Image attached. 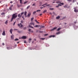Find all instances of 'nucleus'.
Wrapping results in <instances>:
<instances>
[{
  "instance_id": "nucleus-3",
  "label": "nucleus",
  "mask_w": 78,
  "mask_h": 78,
  "mask_svg": "<svg viewBox=\"0 0 78 78\" xmlns=\"http://www.w3.org/2000/svg\"><path fill=\"white\" fill-rule=\"evenodd\" d=\"M18 27H19L20 28H21V29H22V28H23V25H22V23H20V24H18Z\"/></svg>"
},
{
  "instance_id": "nucleus-38",
  "label": "nucleus",
  "mask_w": 78,
  "mask_h": 78,
  "mask_svg": "<svg viewBox=\"0 0 78 78\" xmlns=\"http://www.w3.org/2000/svg\"><path fill=\"white\" fill-rule=\"evenodd\" d=\"M34 19V18L33 17V18H31V21H32V20H33Z\"/></svg>"
},
{
  "instance_id": "nucleus-42",
  "label": "nucleus",
  "mask_w": 78,
  "mask_h": 78,
  "mask_svg": "<svg viewBox=\"0 0 78 78\" xmlns=\"http://www.w3.org/2000/svg\"><path fill=\"white\" fill-rule=\"evenodd\" d=\"M41 39H42V40H44V39H45V38H41Z\"/></svg>"
},
{
  "instance_id": "nucleus-19",
  "label": "nucleus",
  "mask_w": 78,
  "mask_h": 78,
  "mask_svg": "<svg viewBox=\"0 0 78 78\" xmlns=\"http://www.w3.org/2000/svg\"><path fill=\"white\" fill-rule=\"evenodd\" d=\"M21 16H22V15H20V14H19L18 15V17H21Z\"/></svg>"
},
{
  "instance_id": "nucleus-22",
  "label": "nucleus",
  "mask_w": 78,
  "mask_h": 78,
  "mask_svg": "<svg viewBox=\"0 0 78 78\" xmlns=\"http://www.w3.org/2000/svg\"><path fill=\"white\" fill-rule=\"evenodd\" d=\"M47 12V10H45L43 12V13H45V12Z\"/></svg>"
},
{
  "instance_id": "nucleus-26",
  "label": "nucleus",
  "mask_w": 78,
  "mask_h": 78,
  "mask_svg": "<svg viewBox=\"0 0 78 78\" xmlns=\"http://www.w3.org/2000/svg\"><path fill=\"white\" fill-rule=\"evenodd\" d=\"M5 24H7L8 23V20H7L5 22Z\"/></svg>"
},
{
  "instance_id": "nucleus-6",
  "label": "nucleus",
  "mask_w": 78,
  "mask_h": 78,
  "mask_svg": "<svg viewBox=\"0 0 78 78\" xmlns=\"http://www.w3.org/2000/svg\"><path fill=\"white\" fill-rule=\"evenodd\" d=\"M2 35H3V36H5V35H6V34H5V31H3L2 33Z\"/></svg>"
},
{
  "instance_id": "nucleus-8",
  "label": "nucleus",
  "mask_w": 78,
  "mask_h": 78,
  "mask_svg": "<svg viewBox=\"0 0 78 78\" xmlns=\"http://www.w3.org/2000/svg\"><path fill=\"white\" fill-rule=\"evenodd\" d=\"M47 5V3H45L44 4L42 5V6H45V5H46V6H49V5Z\"/></svg>"
},
{
  "instance_id": "nucleus-60",
  "label": "nucleus",
  "mask_w": 78,
  "mask_h": 78,
  "mask_svg": "<svg viewBox=\"0 0 78 78\" xmlns=\"http://www.w3.org/2000/svg\"><path fill=\"white\" fill-rule=\"evenodd\" d=\"M19 42H17V44H19Z\"/></svg>"
},
{
  "instance_id": "nucleus-20",
  "label": "nucleus",
  "mask_w": 78,
  "mask_h": 78,
  "mask_svg": "<svg viewBox=\"0 0 78 78\" xmlns=\"http://www.w3.org/2000/svg\"><path fill=\"white\" fill-rule=\"evenodd\" d=\"M44 28V26H40V29H41V28Z\"/></svg>"
},
{
  "instance_id": "nucleus-62",
  "label": "nucleus",
  "mask_w": 78,
  "mask_h": 78,
  "mask_svg": "<svg viewBox=\"0 0 78 78\" xmlns=\"http://www.w3.org/2000/svg\"><path fill=\"white\" fill-rule=\"evenodd\" d=\"M64 24H65V25H66V23H64Z\"/></svg>"
},
{
  "instance_id": "nucleus-23",
  "label": "nucleus",
  "mask_w": 78,
  "mask_h": 78,
  "mask_svg": "<svg viewBox=\"0 0 78 78\" xmlns=\"http://www.w3.org/2000/svg\"><path fill=\"white\" fill-rule=\"evenodd\" d=\"M35 22H36V23H39V22H37V20H35Z\"/></svg>"
},
{
  "instance_id": "nucleus-13",
  "label": "nucleus",
  "mask_w": 78,
  "mask_h": 78,
  "mask_svg": "<svg viewBox=\"0 0 78 78\" xmlns=\"http://www.w3.org/2000/svg\"><path fill=\"white\" fill-rule=\"evenodd\" d=\"M27 11H25L24 12V16L26 17H27L26 15H27Z\"/></svg>"
},
{
  "instance_id": "nucleus-36",
  "label": "nucleus",
  "mask_w": 78,
  "mask_h": 78,
  "mask_svg": "<svg viewBox=\"0 0 78 78\" xmlns=\"http://www.w3.org/2000/svg\"><path fill=\"white\" fill-rule=\"evenodd\" d=\"M40 11H41V10H37L36 12H40Z\"/></svg>"
},
{
  "instance_id": "nucleus-32",
  "label": "nucleus",
  "mask_w": 78,
  "mask_h": 78,
  "mask_svg": "<svg viewBox=\"0 0 78 78\" xmlns=\"http://www.w3.org/2000/svg\"><path fill=\"white\" fill-rule=\"evenodd\" d=\"M39 33H43V31H39Z\"/></svg>"
},
{
  "instance_id": "nucleus-12",
  "label": "nucleus",
  "mask_w": 78,
  "mask_h": 78,
  "mask_svg": "<svg viewBox=\"0 0 78 78\" xmlns=\"http://www.w3.org/2000/svg\"><path fill=\"white\" fill-rule=\"evenodd\" d=\"M14 35H12L11 36V38L12 39H14Z\"/></svg>"
},
{
  "instance_id": "nucleus-31",
  "label": "nucleus",
  "mask_w": 78,
  "mask_h": 78,
  "mask_svg": "<svg viewBox=\"0 0 78 78\" xmlns=\"http://www.w3.org/2000/svg\"><path fill=\"white\" fill-rule=\"evenodd\" d=\"M64 8H67V5H66L65 6H64Z\"/></svg>"
},
{
  "instance_id": "nucleus-28",
  "label": "nucleus",
  "mask_w": 78,
  "mask_h": 78,
  "mask_svg": "<svg viewBox=\"0 0 78 78\" xmlns=\"http://www.w3.org/2000/svg\"><path fill=\"white\" fill-rule=\"evenodd\" d=\"M20 4H22V0H20Z\"/></svg>"
},
{
  "instance_id": "nucleus-4",
  "label": "nucleus",
  "mask_w": 78,
  "mask_h": 78,
  "mask_svg": "<svg viewBox=\"0 0 78 78\" xmlns=\"http://www.w3.org/2000/svg\"><path fill=\"white\" fill-rule=\"evenodd\" d=\"M78 7H74L73 9H74V12H78V9H76Z\"/></svg>"
},
{
  "instance_id": "nucleus-33",
  "label": "nucleus",
  "mask_w": 78,
  "mask_h": 78,
  "mask_svg": "<svg viewBox=\"0 0 78 78\" xmlns=\"http://www.w3.org/2000/svg\"><path fill=\"white\" fill-rule=\"evenodd\" d=\"M49 9L50 10H53V9H53V8H50Z\"/></svg>"
},
{
  "instance_id": "nucleus-11",
  "label": "nucleus",
  "mask_w": 78,
  "mask_h": 78,
  "mask_svg": "<svg viewBox=\"0 0 78 78\" xmlns=\"http://www.w3.org/2000/svg\"><path fill=\"white\" fill-rule=\"evenodd\" d=\"M12 31H13V29H11L9 31L10 33H11V34H12Z\"/></svg>"
},
{
  "instance_id": "nucleus-61",
  "label": "nucleus",
  "mask_w": 78,
  "mask_h": 78,
  "mask_svg": "<svg viewBox=\"0 0 78 78\" xmlns=\"http://www.w3.org/2000/svg\"><path fill=\"white\" fill-rule=\"evenodd\" d=\"M46 7V6H43V8H45V7Z\"/></svg>"
},
{
  "instance_id": "nucleus-52",
  "label": "nucleus",
  "mask_w": 78,
  "mask_h": 78,
  "mask_svg": "<svg viewBox=\"0 0 78 78\" xmlns=\"http://www.w3.org/2000/svg\"><path fill=\"white\" fill-rule=\"evenodd\" d=\"M10 3H12V2L11 1V2H10Z\"/></svg>"
},
{
  "instance_id": "nucleus-37",
  "label": "nucleus",
  "mask_w": 78,
  "mask_h": 78,
  "mask_svg": "<svg viewBox=\"0 0 78 78\" xmlns=\"http://www.w3.org/2000/svg\"><path fill=\"white\" fill-rule=\"evenodd\" d=\"M27 2H28V1H26V2H25L24 3V4H26V3H27Z\"/></svg>"
},
{
  "instance_id": "nucleus-54",
  "label": "nucleus",
  "mask_w": 78,
  "mask_h": 78,
  "mask_svg": "<svg viewBox=\"0 0 78 78\" xmlns=\"http://www.w3.org/2000/svg\"><path fill=\"white\" fill-rule=\"evenodd\" d=\"M24 43H27V42L25 41H24Z\"/></svg>"
},
{
  "instance_id": "nucleus-18",
  "label": "nucleus",
  "mask_w": 78,
  "mask_h": 78,
  "mask_svg": "<svg viewBox=\"0 0 78 78\" xmlns=\"http://www.w3.org/2000/svg\"><path fill=\"white\" fill-rule=\"evenodd\" d=\"M40 27V25H36V26H34V27Z\"/></svg>"
},
{
  "instance_id": "nucleus-63",
  "label": "nucleus",
  "mask_w": 78,
  "mask_h": 78,
  "mask_svg": "<svg viewBox=\"0 0 78 78\" xmlns=\"http://www.w3.org/2000/svg\"><path fill=\"white\" fill-rule=\"evenodd\" d=\"M73 2H75V0H73Z\"/></svg>"
},
{
  "instance_id": "nucleus-41",
  "label": "nucleus",
  "mask_w": 78,
  "mask_h": 78,
  "mask_svg": "<svg viewBox=\"0 0 78 78\" xmlns=\"http://www.w3.org/2000/svg\"><path fill=\"white\" fill-rule=\"evenodd\" d=\"M1 14L2 15H4L5 14V13H2Z\"/></svg>"
},
{
  "instance_id": "nucleus-9",
  "label": "nucleus",
  "mask_w": 78,
  "mask_h": 78,
  "mask_svg": "<svg viewBox=\"0 0 78 78\" xmlns=\"http://www.w3.org/2000/svg\"><path fill=\"white\" fill-rule=\"evenodd\" d=\"M22 39H27V37L25 36H23L22 37H21Z\"/></svg>"
},
{
  "instance_id": "nucleus-5",
  "label": "nucleus",
  "mask_w": 78,
  "mask_h": 78,
  "mask_svg": "<svg viewBox=\"0 0 78 78\" xmlns=\"http://www.w3.org/2000/svg\"><path fill=\"white\" fill-rule=\"evenodd\" d=\"M6 48L7 50H10V49H12V48L10 46H8V47H7Z\"/></svg>"
},
{
  "instance_id": "nucleus-44",
  "label": "nucleus",
  "mask_w": 78,
  "mask_h": 78,
  "mask_svg": "<svg viewBox=\"0 0 78 78\" xmlns=\"http://www.w3.org/2000/svg\"><path fill=\"white\" fill-rule=\"evenodd\" d=\"M72 0H67V1L68 2H71V1Z\"/></svg>"
},
{
  "instance_id": "nucleus-56",
  "label": "nucleus",
  "mask_w": 78,
  "mask_h": 78,
  "mask_svg": "<svg viewBox=\"0 0 78 78\" xmlns=\"http://www.w3.org/2000/svg\"><path fill=\"white\" fill-rule=\"evenodd\" d=\"M47 35H48V34H46L44 35V36H47Z\"/></svg>"
},
{
  "instance_id": "nucleus-24",
  "label": "nucleus",
  "mask_w": 78,
  "mask_h": 78,
  "mask_svg": "<svg viewBox=\"0 0 78 78\" xmlns=\"http://www.w3.org/2000/svg\"><path fill=\"white\" fill-rule=\"evenodd\" d=\"M24 14V12H23L22 13H21V16H22V15H23V14Z\"/></svg>"
},
{
  "instance_id": "nucleus-39",
  "label": "nucleus",
  "mask_w": 78,
  "mask_h": 78,
  "mask_svg": "<svg viewBox=\"0 0 78 78\" xmlns=\"http://www.w3.org/2000/svg\"><path fill=\"white\" fill-rule=\"evenodd\" d=\"M60 4H61V5H64V3H61V2Z\"/></svg>"
},
{
  "instance_id": "nucleus-29",
  "label": "nucleus",
  "mask_w": 78,
  "mask_h": 78,
  "mask_svg": "<svg viewBox=\"0 0 78 78\" xmlns=\"http://www.w3.org/2000/svg\"><path fill=\"white\" fill-rule=\"evenodd\" d=\"M61 30V28H58V29H57V31H59V30Z\"/></svg>"
},
{
  "instance_id": "nucleus-25",
  "label": "nucleus",
  "mask_w": 78,
  "mask_h": 78,
  "mask_svg": "<svg viewBox=\"0 0 78 78\" xmlns=\"http://www.w3.org/2000/svg\"><path fill=\"white\" fill-rule=\"evenodd\" d=\"M60 32H58L56 34H60Z\"/></svg>"
},
{
  "instance_id": "nucleus-35",
  "label": "nucleus",
  "mask_w": 78,
  "mask_h": 78,
  "mask_svg": "<svg viewBox=\"0 0 78 78\" xmlns=\"http://www.w3.org/2000/svg\"><path fill=\"white\" fill-rule=\"evenodd\" d=\"M36 13V11H34L33 12V14H35V13Z\"/></svg>"
},
{
  "instance_id": "nucleus-43",
  "label": "nucleus",
  "mask_w": 78,
  "mask_h": 78,
  "mask_svg": "<svg viewBox=\"0 0 78 78\" xmlns=\"http://www.w3.org/2000/svg\"><path fill=\"white\" fill-rule=\"evenodd\" d=\"M18 32L19 33H20V31L19 30H18Z\"/></svg>"
},
{
  "instance_id": "nucleus-53",
  "label": "nucleus",
  "mask_w": 78,
  "mask_h": 78,
  "mask_svg": "<svg viewBox=\"0 0 78 78\" xmlns=\"http://www.w3.org/2000/svg\"><path fill=\"white\" fill-rule=\"evenodd\" d=\"M2 45H5V44H4V43H3L2 44Z\"/></svg>"
},
{
  "instance_id": "nucleus-51",
  "label": "nucleus",
  "mask_w": 78,
  "mask_h": 78,
  "mask_svg": "<svg viewBox=\"0 0 78 78\" xmlns=\"http://www.w3.org/2000/svg\"><path fill=\"white\" fill-rule=\"evenodd\" d=\"M58 6H62V5L61 4H58Z\"/></svg>"
},
{
  "instance_id": "nucleus-46",
  "label": "nucleus",
  "mask_w": 78,
  "mask_h": 78,
  "mask_svg": "<svg viewBox=\"0 0 78 78\" xmlns=\"http://www.w3.org/2000/svg\"><path fill=\"white\" fill-rule=\"evenodd\" d=\"M27 29V28L26 27H24L23 28L24 30H25V29Z\"/></svg>"
},
{
  "instance_id": "nucleus-7",
  "label": "nucleus",
  "mask_w": 78,
  "mask_h": 78,
  "mask_svg": "<svg viewBox=\"0 0 78 78\" xmlns=\"http://www.w3.org/2000/svg\"><path fill=\"white\" fill-rule=\"evenodd\" d=\"M31 12H30L27 15V17H30V16H31Z\"/></svg>"
},
{
  "instance_id": "nucleus-27",
  "label": "nucleus",
  "mask_w": 78,
  "mask_h": 78,
  "mask_svg": "<svg viewBox=\"0 0 78 78\" xmlns=\"http://www.w3.org/2000/svg\"><path fill=\"white\" fill-rule=\"evenodd\" d=\"M30 7V5H28L27 8V9H28Z\"/></svg>"
},
{
  "instance_id": "nucleus-59",
  "label": "nucleus",
  "mask_w": 78,
  "mask_h": 78,
  "mask_svg": "<svg viewBox=\"0 0 78 78\" xmlns=\"http://www.w3.org/2000/svg\"><path fill=\"white\" fill-rule=\"evenodd\" d=\"M42 14H40V16H42Z\"/></svg>"
},
{
  "instance_id": "nucleus-1",
  "label": "nucleus",
  "mask_w": 78,
  "mask_h": 78,
  "mask_svg": "<svg viewBox=\"0 0 78 78\" xmlns=\"http://www.w3.org/2000/svg\"><path fill=\"white\" fill-rule=\"evenodd\" d=\"M17 14L16 13H15L12 15V17L11 18V19L10 20V21L11 22H12V20H13V19H15L16 18H17Z\"/></svg>"
},
{
  "instance_id": "nucleus-14",
  "label": "nucleus",
  "mask_w": 78,
  "mask_h": 78,
  "mask_svg": "<svg viewBox=\"0 0 78 78\" xmlns=\"http://www.w3.org/2000/svg\"><path fill=\"white\" fill-rule=\"evenodd\" d=\"M56 27H54L53 29H51V31H54V30H56Z\"/></svg>"
},
{
  "instance_id": "nucleus-30",
  "label": "nucleus",
  "mask_w": 78,
  "mask_h": 78,
  "mask_svg": "<svg viewBox=\"0 0 78 78\" xmlns=\"http://www.w3.org/2000/svg\"><path fill=\"white\" fill-rule=\"evenodd\" d=\"M21 23H23V20H21Z\"/></svg>"
},
{
  "instance_id": "nucleus-10",
  "label": "nucleus",
  "mask_w": 78,
  "mask_h": 78,
  "mask_svg": "<svg viewBox=\"0 0 78 78\" xmlns=\"http://www.w3.org/2000/svg\"><path fill=\"white\" fill-rule=\"evenodd\" d=\"M28 31H29V32H30L31 33H33V30H31V29H28Z\"/></svg>"
},
{
  "instance_id": "nucleus-40",
  "label": "nucleus",
  "mask_w": 78,
  "mask_h": 78,
  "mask_svg": "<svg viewBox=\"0 0 78 78\" xmlns=\"http://www.w3.org/2000/svg\"><path fill=\"white\" fill-rule=\"evenodd\" d=\"M9 9H10V10H12V8L11 7H9Z\"/></svg>"
},
{
  "instance_id": "nucleus-17",
  "label": "nucleus",
  "mask_w": 78,
  "mask_h": 78,
  "mask_svg": "<svg viewBox=\"0 0 78 78\" xmlns=\"http://www.w3.org/2000/svg\"><path fill=\"white\" fill-rule=\"evenodd\" d=\"M60 18V16H57L56 17V19H59Z\"/></svg>"
},
{
  "instance_id": "nucleus-21",
  "label": "nucleus",
  "mask_w": 78,
  "mask_h": 78,
  "mask_svg": "<svg viewBox=\"0 0 78 78\" xmlns=\"http://www.w3.org/2000/svg\"><path fill=\"white\" fill-rule=\"evenodd\" d=\"M17 6L18 8H19L20 7V5H19V4H17Z\"/></svg>"
},
{
  "instance_id": "nucleus-48",
  "label": "nucleus",
  "mask_w": 78,
  "mask_h": 78,
  "mask_svg": "<svg viewBox=\"0 0 78 78\" xmlns=\"http://www.w3.org/2000/svg\"><path fill=\"white\" fill-rule=\"evenodd\" d=\"M16 23V22H14L13 23V25H15V24Z\"/></svg>"
},
{
  "instance_id": "nucleus-49",
  "label": "nucleus",
  "mask_w": 78,
  "mask_h": 78,
  "mask_svg": "<svg viewBox=\"0 0 78 78\" xmlns=\"http://www.w3.org/2000/svg\"><path fill=\"white\" fill-rule=\"evenodd\" d=\"M14 30H18V29H14Z\"/></svg>"
},
{
  "instance_id": "nucleus-47",
  "label": "nucleus",
  "mask_w": 78,
  "mask_h": 78,
  "mask_svg": "<svg viewBox=\"0 0 78 78\" xmlns=\"http://www.w3.org/2000/svg\"><path fill=\"white\" fill-rule=\"evenodd\" d=\"M34 5H35V3H34V4L32 5V6H34Z\"/></svg>"
},
{
  "instance_id": "nucleus-55",
  "label": "nucleus",
  "mask_w": 78,
  "mask_h": 78,
  "mask_svg": "<svg viewBox=\"0 0 78 78\" xmlns=\"http://www.w3.org/2000/svg\"><path fill=\"white\" fill-rule=\"evenodd\" d=\"M29 41H31V38H30L29 39Z\"/></svg>"
},
{
  "instance_id": "nucleus-2",
  "label": "nucleus",
  "mask_w": 78,
  "mask_h": 78,
  "mask_svg": "<svg viewBox=\"0 0 78 78\" xmlns=\"http://www.w3.org/2000/svg\"><path fill=\"white\" fill-rule=\"evenodd\" d=\"M31 25H33V26H34V23H30L29 25V27L31 28H33V27Z\"/></svg>"
},
{
  "instance_id": "nucleus-34",
  "label": "nucleus",
  "mask_w": 78,
  "mask_h": 78,
  "mask_svg": "<svg viewBox=\"0 0 78 78\" xmlns=\"http://www.w3.org/2000/svg\"><path fill=\"white\" fill-rule=\"evenodd\" d=\"M15 41H19V39H17V38H16L15 39Z\"/></svg>"
},
{
  "instance_id": "nucleus-64",
  "label": "nucleus",
  "mask_w": 78,
  "mask_h": 78,
  "mask_svg": "<svg viewBox=\"0 0 78 78\" xmlns=\"http://www.w3.org/2000/svg\"><path fill=\"white\" fill-rule=\"evenodd\" d=\"M55 3V2H53V3Z\"/></svg>"
},
{
  "instance_id": "nucleus-15",
  "label": "nucleus",
  "mask_w": 78,
  "mask_h": 78,
  "mask_svg": "<svg viewBox=\"0 0 78 78\" xmlns=\"http://www.w3.org/2000/svg\"><path fill=\"white\" fill-rule=\"evenodd\" d=\"M55 37V35H51V36H49V37Z\"/></svg>"
},
{
  "instance_id": "nucleus-58",
  "label": "nucleus",
  "mask_w": 78,
  "mask_h": 78,
  "mask_svg": "<svg viewBox=\"0 0 78 78\" xmlns=\"http://www.w3.org/2000/svg\"><path fill=\"white\" fill-rule=\"evenodd\" d=\"M34 41H36V39H34Z\"/></svg>"
},
{
  "instance_id": "nucleus-16",
  "label": "nucleus",
  "mask_w": 78,
  "mask_h": 78,
  "mask_svg": "<svg viewBox=\"0 0 78 78\" xmlns=\"http://www.w3.org/2000/svg\"><path fill=\"white\" fill-rule=\"evenodd\" d=\"M56 3H61V1H58L56 2Z\"/></svg>"
},
{
  "instance_id": "nucleus-57",
  "label": "nucleus",
  "mask_w": 78,
  "mask_h": 78,
  "mask_svg": "<svg viewBox=\"0 0 78 78\" xmlns=\"http://www.w3.org/2000/svg\"><path fill=\"white\" fill-rule=\"evenodd\" d=\"M41 9H42L43 8V7H40Z\"/></svg>"
},
{
  "instance_id": "nucleus-50",
  "label": "nucleus",
  "mask_w": 78,
  "mask_h": 78,
  "mask_svg": "<svg viewBox=\"0 0 78 78\" xmlns=\"http://www.w3.org/2000/svg\"><path fill=\"white\" fill-rule=\"evenodd\" d=\"M22 18H23V20H25V18H24V17H23V16L22 17Z\"/></svg>"
},
{
  "instance_id": "nucleus-45",
  "label": "nucleus",
  "mask_w": 78,
  "mask_h": 78,
  "mask_svg": "<svg viewBox=\"0 0 78 78\" xmlns=\"http://www.w3.org/2000/svg\"><path fill=\"white\" fill-rule=\"evenodd\" d=\"M56 7H57V8H58L59 7V5H58L56 6Z\"/></svg>"
}]
</instances>
